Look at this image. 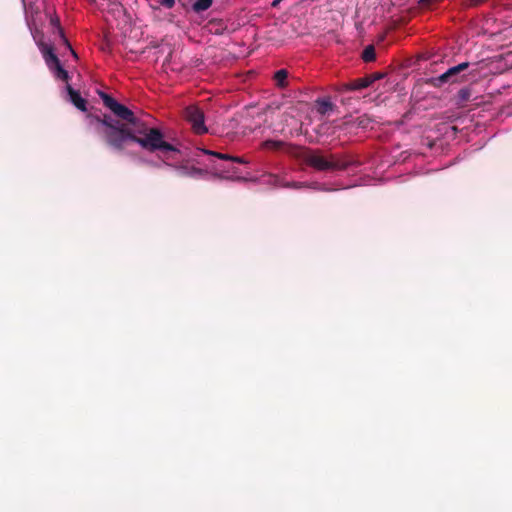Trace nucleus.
I'll return each instance as SVG.
<instances>
[{"label": "nucleus", "instance_id": "nucleus-1", "mask_svg": "<svg viewBox=\"0 0 512 512\" xmlns=\"http://www.w3.org/2000/svg\"><path fill=\"white\" fill-rule=\"evenodd\" d=\"M96 121L101 127L100 132L106 142L116 151L137 144L149 152H158L161 160L170 166L183 159L180 150L166 142L159 129L137 124L134 133H132L124 124L110 116L105 115L103 119L97 118Z\"/></svg>", "mask_w": 512, "mask_h": 512}, {"label": "nucleus", "instance_id": "nucleus-2", "mask_svg": "<svg viewBox=\"0 0 512 512\" xmlns=\"http://www.w3.org/2000/svg\"><path fill=\"white\" fill-rule=\"evenodd\" d=\"M38 47L48 68L58 79L64 80V68L55 53L53 45L39 41Z\"/></svg>", "mask_w": 512, "mask_h": 512}, {"label": "nucleus", "instance_id": "nucleus-3", "mask_svg": "<svg viewBox=\"0 0 512 512\" xmlns=\"http://www.w3.org/2000/svg\"><path fill=\"white\" fill-rule=\"evenodd\" d=\"M38 47L48 68L58 79L64 80V68L55 53L53 45L39 41Z\"/></svg>", "mask_w": 512, "mask_h": 512}, {"label": "nucleus", "instance_id": "nucleus-4", "mask_svg": "<svg viewBox=\"0 0 512 512\" xmlns=\"http://www.w3.org/2000/svg\"><path fill=\"white\" fill-rule=\"evenodd\" d=\"M99 95L103 100L104 105L108 109H110L117 117L127 121L134 127L137 126L138 119L135 117L134 113L129 108L120 104L114 98H112L106 93L100 92Z\"/></svg>", "mask_w": 512, "mask_h": 512}, {"label": "nucleus", "instance_id": "nucleus-5", "mask_svg": "<svg viewBox=\"0 0 512 512\" xmlns=\"http://www.w3.org/2000/svg\"><path fill=\"white\" fill-rule=\"evenodd\" d=\"M185 117L187 121L191 124L194 132L198 134H203L207 132V128L204 124V114L198 107H187L185 110Z\"/></svg>", "mask_w": 512, "mask_h": 512}, {"label": "nucleus", "instance_id": "nucleus-6", "mask_svg": "<svg viewBox=\"0 0 512 512\" xmlns=\"http://www.w3.org/2000/svg\"><path fill=\"white\" fill-rule=\"evenodd\" d=\"M306 162L312 167L318 170H328V169H344L346 167L345 164L334 162L327 160L322 155L317 153H310L306 156Z\"/></svg>", "mask_w": 512, "mask_h": 512}, {"label": "nucleus", "instance_id": "nucleus-7", "mask_svg": "<svg viewBox=\"0 0 512 512\" xmlns=\"http://www.w3.org/2000/svg\"><path fill=\"white\" fill-rule=\"evenodd\" d=\"M74 71H68L66 69V93L69 95L71 102L81 111L86 110V100L82 98L76 91H74L69 85L68 81L73 77Z\"/></svg>", "mask_w": 512, "mask_h": 512}, {"label": "nucleus", "instance_id": "nucleus-8", "mask_svg": "<svg viewBox=\"0 0 512 512\" xmlns=\"http://www.w3.org/2000/svg\"><path fill=\"white\" fill-rule=\"evenodd\" d=\"M467 67H468V63H466V62L460 63L454 67L449 68L445 73L440 75L437 80L440 83H446L449 81H453L452 78L455 75H457L460 71H463L464 69H466Z\"/></svg>", "mask_w": 512, "mask_h": 512}, {"label": "nucleus", "instance_id": "nucleus-9", "mask_svg": "<svg viewBox=\"0 0 512 512\" xmlns=\"http://www.w3.org/2000/svg\"><path fill=\"white\" fill-rule=\"evenodd\" d=\"M270 183L275 187H286V188H301L304 183L301 182H284L281 178L276 175L269 176Z\"/></svg>", "mask_w": 512, "mask_h": 512}, {"label": "nucleus", "instance_id": "nucleus-10", "mask_svg": "<svg viewBox=\"0 0 512 512\" xmlns=\"http://www.w3.org/2000/svg\"><path fill=\"white\" fill-rule=\"evenodd\" d=\"M201 151L206 155H211V156L217 157L219 159L231 160V161L238 162V163H244V161L238 157H232L227 154H222V153L214 152V151L207 150V149H201Z\"/></svg>", "mask_w": 512, "mask_h": 512}, {"label": "nucleus", "instance_id": "nucleus-11", "mask_svg": "<svg viewBox=\"0 0 512 512\" xmlns=\"http://www.w3.org/2000/svg\"><path fill=\"white\" fill-rule=\"evenodd\" d=\"M372 83H373V79L365 77V78L357 79L354 82H352L350 88L352 90H359V89H363V88L370 86Z\"/></svg>", "mask_w": 512, "mask_h": 512}, {"label": "nucleus", "instance_id": "nucleus-12", "mask_svg": "<svg viewBox=\"0 0 512 512\" xmlns=\"http://www.w3.org/2000/svg\"><path fill=\"white\" fill-rule=\"evenodd\" d=\"M213 0H197L193 4V10L195 12H202L207 10L212 5Z\"/></svg>", "mask_w": 512, "mask_h": 512}, {"label": "nucleus", "instance_id": "nucleus-13", "mask_svg": "<svg viewBox=\"0 0 512 512\" xmlns=\"http://www.w3.org/2000/svg\"><path fill=\"white\" fill-rule=\"evenodd\" d=\"M287 77L288 73L284 69L278 70L274 75V79L279 87H284L286 85Z\"/></svg>", "mask_w": 512, "mask_h": 512}, {"label": "nucleus", "instance_id": "nucleus-14", "mask_svg": "<svg viewBox=\"0 0 512 512\" xmlns=\"http://www.w3.org/2000/svg\"><path fill=\"white\" fill-rule=\"evenodd\" d=\"M78 56L75 52V50L71 47L69 42L66 40V64L77 62Z\"/></svg>", "mask_w": 512, "mask_h": 512}, {"label": "nucleus", "instance_id": "nucleus-15", "mask_svg": "<svg viewBox=\"0 0 512 512\" xmlns=\"http://www.w3.org/2000/svg\"><path fill=\"white\" fill-rule=\"evenodd\" d=\"M375 56H376V54H375V50H374L373 46L366 47L362 54V58L366 62L373 61L375 59Z\"/></svg>", "mask_w": 512, "mask_h": 512}, {"label": "nucleus", "instance_id": "nucleus-16", "mask_svg": "<svg viewBox=\"0 0 512 512\" xmlns=\"http://www.w3.org/2000/svg\"><path fill=\"white\" fill-rule=\"evenodd\" d=\"M181 173L185 174V175H188V176L196 177L198 175H201L202 171L200 169H196V168L189 169V168H186V167H182L181 168Z\"/></svg>", "mask_w": 512, "mask_h": 512}, {"label": "nucleus", "instance_id": "nucleus-17", "mask_svg": "<svg viewBox=\"0 0 512 512\" xmlns=\"http://www.w3.org/2000/svg\"><path fill=\"white\" fill-rule=\"evenodd\" d=\"M50 22L58 29L60 37L64 39V29L61 27L60 18L58 16L52 17Z\"/></svg>", "mask_w": 512, "mask_h": 512}, {"label": "nucleus", "instance_id": "nucleus-18", "mask_svg": "<svg viewBox=\"0 0 512 512\" xmlns=\"http://www.w3.org/2000/svg\"><path fill=\"white\" fill-rule=\"evenodd\" d=\"M263 145L266 149H278L281 147L282 143L279 141L268 140L265 141Z\"/></svg>", "mask_w": 512, "mask_h": 512}, {"label": "nucleus", "instance_id": "nucleus-19", "mask_svg": "<svg viewBox=\"0 0 512 512\" xmlns=\"http://www.w3.org/2000/svg\"><path fill=\"white\" fill-rule=\"evenodd\" d=\"M161 4L166 8H172L175 4V0H161Z\"/></svg>", "mask_w": 512, "mask_h": 512}, {"label": "nucleus", "instance_id": "nucleus-20", "mask_svg": "<svg viewBox=\"0 0 512 512\" xmlns=\"http://www.w3.org/2000/svg\"><path fill=\"white\" fill-rule=\"evenodd\" d=\"M321 105L324 109H327L330 107V103L328 101H322L321 102Z\"/></svg>", "mask_w": 512, "mask_h": 512}, {"label": "nucleus", "instance_id": "nucleus-21", "mask_svg": "<svg viewBox=\"0 0 512 512\" xmlns=\"http://www.w3.org/2000/svg\"><path fill=\"white\" fill-rule=\"evenodd\" d=\"M370 79H373V82L377 79H380L381 78V75L380 74H374L372 76L369 77Z\"/></svg>", "mask_w": 512, "mask_h": 512}, {"label": "nucleus", "instance_id": "nucleus-22", "mask_svg": "<svg viewBox=\"0 0 512 512\" xmlns=\"http://www.w3.org/2000/svg\"><path fill=\"white\" fill-rule=\"evenodd\" d=\"M281 1H282V0H274V1L272 2V6H273V7H277V6L280 4V2H281Z\"/></svg>", "mask_w": 512, "mask_h": 512}, {"label": "nucleus", "instance_id": "nucleus-23", "mask_svg": "<svg viewBox=\"0 0 512 512\" xmlns=\"http://www.w3.org/2000/svg\"><path fill=\"white\" fill-rule=\"evenodd\" d=\"M23 3H24V6H25L26 14H28V8H27L26 0H23Z\"/></svg>", "mask_w": 512, "mask_h": 512}]
</instances>
